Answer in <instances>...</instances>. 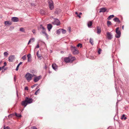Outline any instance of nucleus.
Instances as JSON below:
<instances>
[{"instance_id": "4", "label": "nucleus", "mask_w": 129, "mask_h": 129, "mask_svg": "<svg viewBox=\"0 0 129 129\" xmlns=\"http://www.w3.org/2000/svg\"><path fill=\"white\" fill-rule=\"evenodd\" d=\"M32 75L29 73H27L25 75V77L28 81H30L31 79Z\"/></svg>"}, {"instance_id": "11", "label": "nucleus", "mask_w": 129, "mask_h": 129, "mask_svg": "<svg viewBox=\"0 0 129 129\" xmlns=\"http://www.w3.org/2000/svg\"><path fill=\"white\" fill-rule=\"evenodd\" d=\"M52 68L55 71H56L57 70L58 66L55 63H54L52 65Z\"/></svg>"}, {"instance_id": "53", "label": "nucleus", "mask_w": 129, "mask_h": 129, "mask_svg": "<svg viewBox=\"0 0 129 129\" xmlns=\"http://www.w3.org/2000/svg\"><path fill=\"white\" fill-rule=\"evenodd\" d=\"M77 16L79 17V18H81V16L79 14H78Z\"/></svg>"}, {"instance_id": "16", "label": "nucleus", "mask_w": 129, "mask_h": 129, "mask_svg": "<svg viewBox=\"0 0 129 129\" xmlns=\"http://www.w3.org/2000/svg\"><path fill=\"white\" fill-rule=\"evenodd\" d=\"M61 10L59 9H57L55 11L54 13L55 14H59L60 13Z\"/></svg>"}, {"instance_id": "60", "label": "nucleus", "mask_w": 129, "mask_h": 129, "mask_svg": "<svg viewBox=\"0 0 129 129\" xmlns=\"http://www.w3.org/2000/svg\"><path fill=\"white\" fill-rule=\"evenodd\" d=\"M31 5L33 6H35V5L34 4H32Z\"/></svg>"}, {"instance_id": "55", "label": "nucleus", "mask_w": 129, "mask_h": 129, "mask_svg": "<svg viewBox=\"0 0 129 129\" xmlns=\"http://www.w3.org/2000/svg\"><path fill=\"white\" fill-rule=\"evenodd\" d=\"M16 95H17V97H18V92H17H17H16Z\"/></svg>"}, {"instance_id": "26", "label": "nucleus", "mask_w": 129, "mask_h": 129, "mask_svg": "<svg viewBox=\"0 0 129 129\" xmlns=\"http://www.w3.org/2000/svg\"><path fill=\"white\" fill-rule=\"evenodd\" d=\"M107 25L108 26H109L110 25H111L112 23L110 21H107Z\"/></svg>"}, {"instance_id": "42", "label": "nucleus", "mask_w": 129, "mask_h": 129, "mask_svg": "<svg viewBox=\"0 0 129 129\" xmlns=\"http://www.w3.org/2000/svg\"><path fill=\"white\" fill-rule=\"evenodd\" d=\"M35 72H36V71H35V70H31V73H32L33 74H34L35 73Z\"/></svg>"}, {"instance_id": "34", "label": "nucleus", "mask_w": 129, "mask_h": 129, "mask_svg": "<svg viewBox=\"0 0 129 129\" xmlns=\"http://www.w3.org/2000/svg\"><path fill=\"white\" fill-rule=\"evenodd\" d=\"M77 46L78 47H80L81 48L82 47V44H81L79 43L77 45Z\"/></svg>"}, {"instance_id": "22", "label": "nucleus", "mask_w": 129, "mask_h": 129, "mask_svg": "<svg viewBox=\"0 0 129 129\" xmlns=\"http://www.w3.org/2000/svg\"><path fill=\"white\" fill-rule=\"evenodd\" d=\"M92 25V22L91 21H90L88 23V26L89 27L91 26Z\"/></svg>"}, {"instance_id": "54", "label": "nucleus", "mask_w": 129, "mask_h": 129, "mask_svg": "<svg viewBox=\"0 0 129 129\" xmlns=\"http://www.w3.org/2000/svg\"><path fill=\"white\" fill-rule=\"evenodd\" d=\"M13 115L12 114H11L9 116H11V117H12Z\"/></svg>"}, {"instance_id": "58", "label": "nucleus", "mask_w": 129, "mask_h": 129, "mask_svg": "<svg viewBox=\"0 0 129 129\" xmlns=\"http://www.w3.org/2000/svg\"><path fill=\"white\" fill-rule=\"evenodd\" d=\"M69 30L70 32L71 31V28H70V27L69 28Z\"/></svg>"}, {"instance_id": "59", "label": "nucleus", "mask_w": 129, "mask_h": 129, "mask_svg": "<svg viewBox=\"0 0 129 129\" xmlns=\"http://www.w3.org/2000/svg\"><path fill=\"white\" fill-rule=\"evenodd\" d=\"M124 27V25H122V28L123 29Z\"/></svg>"}, {"instance_id": "39", "label": "nucleus", "mask_w": 129, "mask_h": 129, "mask_svg": "<svg viewBox=\"0 0 129 129\" xmlns=\"http://www.w3.org/2000/svg\"><path fill=\"white\" fill-rule=\"evenodd\" d=\"M115 89L116 91V92L117 93H118V92H117L118 90H117V86L116 85V83L115 84Z\"/></svg>"}, {"instance_id": "37", "label": "nucleus", "mask_w": 129, "mask_h": 129, "mask_svg": "<svg viewBox=\"0 0 129 129\" xmlns=\"http://www.w3.org/2000/svg\"><path fill=\"white\" fill-rule=\"evenodd\" d=\"M40 89H38L37 90H36L35 92V95H37V92H38V91H40Z\"/></svg>"}, {"instance_id": "61", "label": "nucleus", "mask_w": 129, "mask_h": 129, "mask_svg": "<svg viewBox=\"0 0 129 129\" xmlns=\"http://www.w3.org/2000/svg\"><path fill=\"white\" fill-rule=\"evenodd\" d=\"M82 14V13H81V12H80V13H79V15H81Z\"/></svg>"}, {"instance_id": "20", "label": "nucleus", "mask_w": 129, "mask_h": 129, "mask_svg": "<svg viewBox=\"0 0 129 129\" xmlns=\"http://www.w3.org/2000/svg\"><path fill=\"white\" fill-rule=\"evenodd\" d=\"M5 25H10L12 24V23L9 21H6L5 22Z\"/></svg>"}, {"instance_id": "32", "label": "nucleus", "mask_w": 129, "mask_h": 129, "mask_svg": "<svg viewBox=\"0 0 129 129\" xmlns=\"http://www.w3.org/2000/svg\"><path fill=\"white\" fill-rule=\"evenodd\" d=\"M46 30L44 31H42V32L43 34H45V35L46 37H47L48 36V35L47 34L46 32Z\"/></svg>"}, {"instance_id": "8", "label": "nucleus", "mask_w": 129, "mask_h": 129, "mask_svg": "<svg viewBox=\"0 0 129 129\" xmlns=\"http://www.w3.org/2000/svg\"><path fill=\"white\" fill-rule=\"evenodd\" d=\"M70 56L68 57H65L64 59V61L66 63L70 62Z\"/></svg>"}, {"instance_id": "18", "label": "nucleus", "mask_w": 129, "mask_h": 129, "mask_svg": "<svg viewBox=\"0 0 129 129\" xmlns=\"http://www.w3.org/2000/svg\"><path fill=\"white\" fill-rule=\"evenodd\" d=\"M52 27V26L50 24H48L47 25V28L48 31H49L51 29Z\"/></svg>"}, {"instance_id": "2", "label": "nucleus", "mask_w": 129, "mask_h": 129, "mask_svg": "<svg viewBox=\"0 0 129 129\" xmlns=\"http://www.w3.org/2000/svg\"><path fill=\"white\" fill-rule=\"evenodd\" d=\"M119 29V27H117L116 29V33L117 35H115V37L117 38H119L121 36V33Z\"/></svg>"}, {"instance_id": "1", "label": "nucleus", "mask_w": 129, "mask_h": 129, "mask_svg": "<svg viewBox=\"0 0 129 129\" xmlns=\"http://www.w3.org/2000/svg\"><path fill=\"white\" fill-rule=\"evenodd\" d=\"M71 50L73 53L74 54H76L78 53V51L77 50V48L75 47H73L71 46Z\"/></svg>"}, {"instance_id": "6", "label": "nucleus", "mask_w": 129, "mask_h": 129, "mask_svg": "<svg viewBox=\"0 0 129 129\" xmlns=\"http://www.w3.org/2000/svg\"><path fill=\"white\" fill-rule=\"evenodd\" d=\"M25 100L26 101L28 104L31 103L33 101V100L32 99L29 98L27 97H26L25 98Z\"/></svg>"}, {"instance_id": "48", "label": "nucleus", "mask_w": 129, "mask_h": 129, "mask_svg": "<svg viewBox=\"0 0 129 129\" xmlns=\"http://www.w3.org/2000/svg\"><path fill=\"white\" fill-rule=\"evenodd\" d=\"M4 66H3L2 67H0V71L2 69H3L4 68Z\"/></svg>"}, {"instance_id": "51", "label": "nucleus", "mask_w": 129, "mask_h": 129, "mask_svg": "<svg viewBox=\"0 0 129 129\" xmlns=\"http://www.w3.org/2000/svg\"><path fill=\"white\" fill-rule=\"evenodd\" d=\"M25 90H28V87L27 86H26L25 87Z\"/></svg>"}, {"instance_id": "63", "label": "nucleus", "mask_w": 129, "mask_h": 129, "mask_svg": "<svg viewBox=\"0 0 129 129\" xmlns=\"http://www.w3.org/2000/svg\"><path fill=\"white\" fill-rule=\"evenodd\" d=\"M61 53H63V51H61Z\"/></svg>"}, {"instance_id": "49", "label": "nucleus", "mask_w": 129, "mask_h": 129, "mask_svg": "<svg viewBox=\"0 0 129 129\" xmlns=\"http://www.w3.org/2000/svg\"><path fill=\"white\" fill-rule=\"evenodd\" d=\"M7 65V63L6 62H5L4 63V66H4V67H5V66H6Z\"/></svg>"}, {"instance_id": "46", "label": "nucleus", "mask_w": 129, "mask_h": 129, "mask_svg": "<svg viewBox=\"0 0 129 129\" xmlns=\"http://www.w3.org/2000/svg\"><path fill=\"white\" fill-rule=\"evenodd\" d=\"M19 66H18V65L17 66V67L16 68V71H17L18 70V68H19Z\"/></svg>"}, {"instance_id": "45", "label": "nucleus", "mask_w": 129, "mask_h": 129, "mask_svg": "<svg viewBox=\"0 0 129 129\" xmlns=\"http://www.w3.org/2000/svg\"><path fill=\"white\" fill-rule=\"evenodd\" d=\"M36 30L35 29L33 30L32 31L33 33L34 34H36V33L35 32Z\"/></svg>"}, {"instance_id": "52", "label": "nucleus", "mask_w": 129, "mask_h": 129, "mask_svg": "<svg viewBox=\"0 0 129 129\" xmlns=\"http://www.w3.org/2000/svg\"><path fill=\"white\" fill-rule=\"evenodd\" d=\"M22 63V62H21L18 64V66H19Z\"/></svg>"}, {"instance_id": "64", "label": "nucleus", "mask_w": 129, "mask_h": 129, "mask_svg": "<svg viewBox=\"0 0 129 129\" xmlns=\"http://www.w3.org/2000/svg\"><path fill=\"white\" fill-rule=\"evenodd\" d=\"M2 62V61H0V64Z\"/></svg>"}, {"instance_id": "12", "label": "nucleus", "mask_w": 129, "mask_h": 129, "mask_svg": "<svg viewBox=\"0 0 129 129\" xmlns=\"http://www.w3.org/2000/svg\"><path fill=\"white\" fill-rule=\"evenodd\" d=\"M107 10V9L105 7L101 8L100 9V13H104Z\"/></svg>"}, {"instance_id": "30", "label": "nucleus", "mask_w": 129, "mask_h": 129, "mask_svg": "<svg viewBox=\"0 0 129 129\" xmlns=\"http://www.w3.org/2000/svg\"><path fill=\"white\" fill-rule=\"evenodd\" d=\"M114 15H111L109 16L107 18L108 20H110V19L113 18L114 17Z\"/></svg>"}, {"instance_id": "29", "label": "nucleus", "mask_w": 129, "mask_h": 129, "mask_svg": "<svg viewBox=\"0 0 129 129\" xmlns=\"http://www.w3.org/2000/svg\"><path fill=\"white\" fill-rule=\"evenodd\" d=\"M38 52H39V51H37V57L38 58H40V59H41V55H40V54H38Z\"/></svg>"}, {"instance_id": "43", "label": "nucleus", "mask_w": 129, "mask_h": 129, "mask_svg": "<svg viewBox=\"0 0 129 129\" xmlns=\"http://www.w3.org/2000/svg\"><path fill=\"white\" fill-rule=\"evenodd\" d=\"M31 42H34L35 40V38H31L30 39Z\"/></svg>"}, {"instance_id": "50", "label": "nucleus", "mask_w": 129, "mask_h": 129, "mask_svg": "<svg viewBox=\"0 0 129 129\" xmlns=\"http://www.w3.org/2000/svg\"><path fill=\"white\" fill-rule=\"evenodd\" d=\"M39 45L38 44L36 47V48H39Z\"/></svg>"}, {"instance_id": "28", "label": "nucleus", "mask_w": 129, "mask_h": 129, "mask_svg": "<svg viewBox=\"0 0 129 129\" xmlns=\"http://www.w3.org/2000/svg\"><path fill=\"white\" fill-rule=\"evenodd\" d=\"M61 32V28L57 30L56 31V34H59Z\"/></svg>"}, {"instance_id": "41", "label": "nucleus", "mask_w": 129, "mask_h": 129, "mask_svg": "<svg viewBox=\"0 0 129 129\" xmlns=\"http://www.w3.org/2000/svg\"><path fill=\"white\" fill-rule=\"evenodd\" d=\"M4 54L5 56H7L8 54V53L7 52H5L4 53Z\"/></svg>"}, {"instance_id": "24", "label": "nucleus", "mask_w": 129, "mask_h": 129, "mask_svg": "<svg viewBox=\"0 0 129 129\" xmlns=\"http://www.w3.org/2000/svg\"><path fill=\"white\" fill-rule=\"evenodd\" d=\"M93 39L91 38H90L89 39V42L90 43V44L92 45L94 44V43H93Z\"/></svg>"}, {"instance_id": "36", "label": "nucleus", "mask_w": 129, "mask_h": 129, "mask_svg": "<svg viewBox=\"0 0 129 129\" xmlns=\"http://www.w3.org/2000/svg\"><path fill=\"white\" fill-rule=\"evenodd\" d=\"M40 12L42 14H45V11L44 10H41Z\"/></svg>"}, {"instance_id": "13", "label": "nucleus", "mask_w": 129, "mask_h": 129, "mask_svg": "<svg viewBox=\"0 0 129 129\" xmlns=\"http://www.w3.org/2000/svg\"><path fill=\"white\" fill-rule=\"evenodd\" d=\"M28 104L25 100L24 101H22L21 103L22 105L24 106V107H26Z\"/></svg>"}, {"instance_id": "38", "label": "nucleus", "mask_w": 129, "mask_h": 129, "mask_svg": "<svg viewBox=\"0 0 129 129\" xmlns=\"http://www.w3.org/2000/svg\"><path fill=\"white\" fill-rule=\"evenodd\" d=\"M102 50L101 49L99 48L98 51V53L99 54H100L101 53V51Z\"/></svg>"}, {"instance_id": "33", "label": "nucleus", "mask_w": 129, "mask_h": 129, "mask_svg": "<svg viewBox=\"0 0 129 129\" xmlns=\"http://www.w3.org/2000/svg\"><path fill=\"white\" fill-rule=\"evenodd\" d=\"M20 31H22L23 32H24L25 31V30L23 28H21L20 29Z\"/></svg>"}, {"instance_id": "56", "label": "nucleus", "mask_w": 129, "mask_h": 129, "mask_svg": "<svg viewBox=\"0 0 129 129\" xmlns=\"http://www.w3.org/2000/svg\"><path fill=\"white\" fill-rule=\"evenodd\" d=\"M31 42V40H29V41H28V44H29V43Z\"/></svg>"}, {"instance_id": "21", "label": "nucleus", "mask_w": 129, "mask_h": 129, "mask_svg": "<svg viewBox=\"0 0 129 129\" xmlns=\"http://www.w3.org/2000/svg\"><path fill=\"white\" fill-rule=\"evenodd\" d=\"M70 62H72L76 58L74 57H72L71 56H70Z\"/></svg>"}, {"instance_id": "9", "label": "nucleus", "mask_w": 129, "mask_h": 129, "mask_svg": "<svg viewBox=\"0 0 129 129\" xmlns=\"http://www.w3.org/2000/svg\"><path fill=\"white\" fill-rule=\"evenodd\" d=\"M11 20L13 22H17L19 21V19L18 17H13L12 18Z\"/></svg>"}, {"instance_id": "14", "label": "nucleus", "mask_w": 129, "mask_h": 129, "mask_svg": "<svg viewBox=\"0 0 129 129\" xmlns=\"http://www.w3.org/2000/svg\"><path fill=\"white\" fill-rule=\"evenodd\" d=\"M15 57L14 55H11L8 58L9 61L10 62L12 61Z\"/></svg>"}, {"instance_id": "10", "label": "nucleus", "mask_w": 129, "mask_h": 129, "mask_svg": "<svg viewBox=\"0 0 129 129\" xmlns=\"http://www.w3.org/2000/svg\"><path fill=\"white\" fill-rule=\"evenodd\" d=\"M41 77V76H39L38 77H35L34 78V81L36 82H38L40 79Z\"/></svg>"}, {"instance_id": "15", "label": "nucleus", "mask_w": 129, "mask_h": 129, "mask_svg": "<svg viewBox=\"0 0 129 129\" xmlns=\"http://www.w3.org/2000/svg\"><path fill=\"white\" fill-rule=\"evenodd\" d=\"M27 57L28 58V62H30L31 60V54H28L27 55Z\"/></svg>"}, {"instance_id": "17", "label": "nucleus", "mask_w": 129, "mask_h": 129, "mask_svg": "<svg viewBox=\"0 0 129 129\" xmlns=\"http://www.w3.org/2000/svg\"><path fill=\"white\" fill-rule=\"evenodd\" d=\"M96 29L97 31V34H100L101 32V28L99 26H97L96 27Z\"/></svg>"}, {"instance_id": "44", "label": "nucleus", "mask_w": 129, "mask_h": 129, "mask_svg": "<svg viewBox=\"0 0 129 129\" xmlns=\"http://www.w3.org/2000/svg\"><path fill=\"white\" fill-rule=\"evenodd\" d=\"M4 129H10V127L8 126H7L5 127V126H4Z\"/></svg>"}, {"instance_id": "40", "label": "nucleus", "mask_w": 129, "mask_h": 129, "mask_svg": "<svg viewBox=\"0 0 129 129\" xmlns=\"http://www.w3.org/2000/svg\"><path fill=\"white\" fill-rule=\"evenodd\" d=\"M38 84H35L31 86V88H33L34 87H35L37 85H38Z\"/></svg>"}, {"instance_id": "25", "label": "nucleus", "mask_w": 129, "mask_h": 129, "mask_svg": "<svg viewBox=\"0 0 129 129\" xmlns=\"http://www.w3.org/2000/svg\"><path fill=\"white\" fill-rule=\"evenodd\" d=\"M61 32L63 34H65L66 33V30L63 29L61 28Z\"/></svg>"}, {"instance_id": "62", "label": "nucleus", "mask_w": 129, "mask_h": 129, "mask_svg": "<svg viewBox=\"0 0 129 129\" xmlns=\"http://www.w3.org/2000/svg\"><path fill=\"white\" fill-rule=\"evenodd\" d=\"M14 81H16V79H15V77H14Z\"/></svg>"}, {"instance_id": "3", "label": "nucleus", "mask_w": 129, "mask_h": 129, "mask_svg": "<svg viewBox=\"0 0 129 129\" xmlns=\"http://www.w3.org/2000/svg\"><path fill=\"white\" fill-rule=\"evenodd\" d=\"M54 21L52 22V23L54 25L58 26L60 25V22L59 19L57 18H54Z\"/></svg>"}, {"instance_id": "35", "label": "nucleus", "mask_w": 129, "mask_h": 129, "mask_svg": "<svg viewBox=\"0 0 129 129\" xmlns=\"http://www.w3.org/2000/svg\"><path fill=\"white\" fill-rule=\"evenodd\" d=\"M26 57L25 55H24L22 57V59L23 60H25L26 59Z\"/></svg>"}, {"instance_id": "19", "label": "nucleus", "mask_w": 129, "mask_h": 129, "mask_svg": "<svg viewBox=\"0 0 129 129\" xmlns=\"http://www.w3.org/2000/svg\"><path fill=\"white\" fill-rule=\"evenodd\" d=\"M113 20L115 22H117L120 23L121 22L119 19L117 17H115L113 19Z\"/></svg>"}, {"instance_id": "5", "label": "nucleus", "mask_w": 129, "mask_h": 129, "mask_svg": "<svg viewBox=\"0 0 129 129\" xmlns=\"http://www.w3.org/2000/svg\"><path fill=\"white\" fill-rule=\"evenodd\" d=\"M49 8L51 10H53L54 8L53 3L52 1L51 0L48 2Z\"/></svg>"}, {"instance_id": "7", "label": "nucleus", "mask_w": 129, "mask_h": 129, "mask_svg": "<svg viewBox=\"0 0 129 129\" xmlns=\"http://www.w3.org/2000/svg\"><path fill=\"white\" fill-rule=\"evenodd\" d=\"M107 37L109 40H111L113 38V36L112 34L108 32L106 33Z\"/></svg>"}, {"instance_id": "47", "label": "nucleus", "mask_w": 129, "mask_h": 129, "mask_svg": "<svg viewBox=\"0 0 129 129\" xmlns=\"http://www.w3.org/2000/svg\"><path fill=\"white\" fill-rule=\"evenodd\" d=\"M31 129H37V127L35 126H33L32 128Z\"/></svg>"}, {"instance_id": "27", "label": "nucleus", "mask_w": 129, "mask_h": 129, "mask_svg": "<svg viewBox=\"0 0 129 129\" xmlns=\"http://www.w3.org/2000/svg\"><path fill=\"white\" fill-rule=\"evenodd\" d=\"M15 115L16 117H21V114H19L17 113H15Z\"/></svg>"}, {"instance_id": "57", "label": "nucleus", "mask_w": 129, "mask_h": 129, "mask_svg": "<svg viewBox=\"0 0 129 129\" xmlns=\"http://www.w3.org/2000/svg\"><path fill=\"white\" fill-rule=\"evenodd\" d=\"M75 14H76V15H77L78 14V13H77V12H75Z\"/></svg>"}, {"instance_id": "31", "label": "nucleus", "mask_w": 129, "mask_h": 129, "mask_svg": "<svg viewBox=\"0 0 129 129\" xmlns=\"http://www.w3.org/2000/svg\"><path fill=\"white\" fill-rule=\"evenodd\" d=\"M125 116V115L124 114H123L121 116V119H124V120H125L127 119V118Z\"/></svg>"}, {"instance_id": "23", "label": "nucleus", "mask_w": 129, "mask_h": 129, "mask_svg": "<svg viewBox=\"0 0 129 129\" xmlns=\"http://www.w3.org/2000/svg\"><path fill=\"white\" fill-rule=\"evenodd\" d=\"M40 28L41 29H43V30L42 31H46V29L43 26L42 24H41L40 25Z\"/></svg>"}]
</instances>
